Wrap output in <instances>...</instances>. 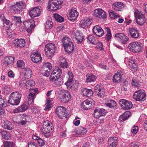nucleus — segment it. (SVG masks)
<instances>
[{
    "label": "nucleus",
    "instance_id": "f257e3e1",
    "mask_svg": "<svg viewBox=\"0 0 147 147\" xmlns=\"http://www.w3.org/2000/svg\"><path fill=\"white\" fill-rule=\"evenodd\" d=\"M29 95L27 96V100L21 105L19 106L13 110L14 113L23 112L26 110L29 105L32 104L34 99L36 98V93L37 92L35 89H32L29 90Z\"/></svg>",
    "mask_w": 147,
    "mask_h": 147
},
{
    "label": "nucleus",
    "instance_id": "f03ea898",
    "mask_svg": "<svg viewBox=\"0 0 147 147\" xmlns=\"http://www.w3.org/2000/svg\"><path fill=\"white\" fill-rule=\"evenodd\" d=\"M53 124L50 121L47 120L43 122V125L40 130L45 136L48 138L51 136V133L53 131Z\"/></svg>",
    "mask_w": 147,
    "mask_h": 147
},
{
    "label": "nucleus",
    "instance_id": "7ed1b4c3",
    "mask_svg": "<svg viewBox=\"0 0 147 147\" xmlns=\"http://www.w3.org/2000/svg\"><path fill=\"white\" fill-rule=\"evenodd\" d=\"M22 97V94L20 92H15L10 95L8 100V102L13 105H18Z\"/></svg>",
    "mask_w": 147,
    "mask_h": 147
},
{
    "label": "nucleus",
    "instance_id": "20e7f679",
    "mask_svg": "<svg viewBox=\"0 0 147 147\" xmlns=\"http://www.w3.org/2000/svg\"><path fill=\"white\" fill-rule=\"evenodd\" d=\"M63 2V0H49L47 8L50 10L56 11L59 9Z\"/></svg>",
    "mask_w": 147,
    "mask_h": 147
},
{
    "label": "nucleus",
    "instance_id": "39448f33",
    "mask_svg": "<svg viewBox=\"0 0 147 147\" xmlns=\"http://www.w3.org/2000/svg\"><path fill=\"white\" fill-rule=\"evenodd\" d=\"M58 97L62 102L65 103L69 101L71 98V95L66 90H60L58 92Z\"/></svg>",
    "mask_w": 147,
    "mask_h": 147
},
{
    "label": "nucleus",
    "instance_id": "423d86ee",
    "mask_svg": "<svg viewBox=\"0 0 147 147\" xmlns=\"http://www.w3.org/2000/svg\"><path fill=\"white\" fill-rule=\"evenodd\" d=\"M24 4L22 1L16 2L11 5L10 7L11 10L14 13H18L25 8Z\"/></svg>",
    "mask_w": 147,
    "mask_h": 147
},
{
    "label": "nucleus",
    "instance_id": "0eeeda50",
    "mask_svg": "<svg viewBox=\"0 0 147 147\" xmlns=\"http://www.w3.org/2000/svg\"><path fill=\"white\" fill-rule=\"evenodd\" d=\"M142 47V44L140 42L138 41L132 42L128 46L129 50L135 53L141 52Z\"/></svg>",
    "mask_w": 147,
    "mask_h": 147
},
{
    "label": "nucleus",
    "instance_id": "6e6552de",
    "mask_svg": "<svg viewBox=\"0 0 147 147\" xmlns=\"http://www.w3.org/2000/svg\"><path fill=\"white\" fill-rule=\"evenodd\" d=\"M56 46L52 43L47 44L45 47V54L48 57H52L55 53Z\"/></svg>",
    "mask_w": 147,
    "mask_h": 147
},
{
    "label": "nucleus",
    "instance_id": "1a4fd4ad",
    "mask_svg": "<svg viewBox=\"0 0 147 147\" xmlns=\"http://www.w3.org/2000/svg\"><path fill=\"white\" fill-rule=\"evenodd\" d=\"M134 15L137 24L139 25H142L146 21L144 15L138 9L135 11Z\"/></svg>",
    "mask_w": 147,
    "mask_h": 147
},
{
    "label": "nucleus",
    "instance_id": "9d476101",
    "mask_svg": "<svg viewBox=\"0 0 147 147\" xmlns=\"http://www.w3.org/2000/svg\"><path fill=\"white\" fill-rule=\"evenodd\" d=\"M146 94L144 90H140L135 92L133 98L136 100L141 101L145 100Z\"/></svg>",
    "mask_w": 147,
    "mask_h": 147
},
{
    "label": "nucleus",
    "instance_id": "9b49d317",
    "mask_svg": "<svg viewBox=\"0 0 147 147\" xmlns=\"http://www.w3.org/2000/svg\"><path fill=\"white\" fill-rule=\"evenodd\" d=\"M52 68V65L51 63L47 62L44 63L41 70L43 75L48 77L50 75V72Z\"/></svg>",
    "mask_w": 147,
    "mask_h": 147
},
{
    "label": "nucleus",
    "instance_id": "f8f14e48",
    "mask_svg": "<svg viewBox=\"0 0 147 147\" xmlns=\"http://www.w3.org/2000/svg\"><path fill=\"white\" fill-rule=\"evenodd\" d=\"M94 105V101L91 99H89L84 101L81 105V107L83 109L88 110L93 107Z\"/></svg>",
    "mask_w": 147,
    "mask_h": 147
},
{
    "label": "nucleus",
    "instance_id": "ddd939ff",
    "mask_svg": "<svg viewBox=\"0 0 147 147\" xmlns=\"http://www.w3.org/2000/svg\"><path fill=\"white\" fill-rule=\"evenodd\" d=\"M94 16L100 19H104L107 17L106 12L102 9L99 8L94 10Z\"/></svg>",
    "mask_w": 147,
    "mask_h": 147
},
{
    "label": "nucleus",
    "instance_id": "4468645a",
    "mask_svg": "<svg viewBox=\"0 0 147 147\" xmlns=\"http://www.w3.org/2000/svg\"><path fill=\"white\" fill-rule=\"evenodd\" d=\"M122 109L124 110H129L132 107L133 105L131 102L124 99L121 100L119 102Z\"/></svg>",
    "mask_w": 147,
    "mask_h": 147
},
{
    "label": "nucleus",
    "instance_id": "2eb2a0df",
    "mask_svg": "<svg viewBox=\"0 0 147 147\" xmlns=\"http://www.w3.org/2000/svg\"><path fill=\"white\" fill-rule=\"evenodd\" d=\"M56 112L58 116L61 119L63 117H66V109L63 106H59L56 109Z\"/></svg>",
    "mask_w": 147,
    "mask_h": 147
},
{
    "label": "nucleus",
    "instance_id": "dca6fc26",
    "mask_svg": "<svg viewBox=\"0 0 147 147\" xmlns=\"http://www.w3.org/2000/svg\"><path fill=\"white\" fill-rule=\"evenodd\" d=\"M49 80L51 82H54L55 84L58 87L60 86L63 83V81L61 79L52 73L49 77Z\"/></svg>",
    "mask_w": 147,
    "mask_h": 147
},
{
    "label": "nucleus",
    "instance_id": "f3484780",
    "mask_svg": "<svg viewBox=\"0 0 147 147\" xmlns=\"http://www.w3.org/2000/svg\"><path fill=\"white\" fill-rule=\"evenodd\" d=\"M116 38L122 43H125L129 40V38L123 34L118 33L115 36Z\"/></svg>",
    "mask_w": 147,
    "mask_h": 147
},
{
    "label": "nucleus",
    "instance_id": "a211bd4d",
    "mask_svg": "<svg viewBox=\"0 0 147 147\" xmlns=\"http://www.w3.org/2000/svg\"><path fill=\"white\" fill-rule=\"evenodd\" d=\"M93 33L99 37L102 36L104 34V31L101 27L98 25L94 26L92 28Z\"/></svg>",
    "mask_w": 147,
    "mask_h": 147
},
{
    "label": "nucleus",
    "instance_id": "6ab92c4d",
    "mask_svg": "<svg viewBox=\"0 0 147 147\" xmlns=\"http://www.w3.org/2000/svg\"><path fill=\"white\" fill-rule=\"evenodd\" d=\"M92 20L88 18L82 20L80 22V26L83 28H85L89 26L92 23Z\"/></svg>",
    "mask_w": 147,
    "mask_h": 147
},
{
    "label": "nucleus",
    "instance_id": "aec40b11",
    "mask_svg": "<svg viewBox=\"0 0 147 147\" xmlns=\"http://www.w3.org/2000/svg\"><path fill=\"white\" fill-rule=\"evenodd\" d=\"M71 35L77 40L78 43L81 42L82 41L83 37L78 31L72 32Z\"/></svg>",
    "mask_w": 147,
    "mask_h": 147
},
{
    "label": "nucleus",
    "instance_id": "412c9836",
    "mask_svg": "<svg viewBox=\"0 0 147 147\" xmlns=\"http://www.w3.org/2000/svg\"><path fill=\"white\" fill-rule=\"evenodd\" d=\"M78 15V12L75 9L71 10L69 13L68 19L71 21L75 20Z\"/></svg>",
    "mask_w": 147,
    "mask_h": 147
},
{
    "label": "nucleus",
    "instance_id": "4be33fe9",
    "mask_svg": "<svg viewBox=\"0 0 147 147\" xmlns=\"http://www.w3.org/2000/svg\"><path fill=\"white\" fill-rule=\"evenodd\" d=\"M117 138L116 137H110L108 140V147H116Z\"/></svg>",
    "mask_w": 147,
    "mask_h": 147
},
{
    "label": "nucleus",
    "instance_id": "5701e85b",
    "mask_svg": "<svg viewBox=\"0 0 147 147\" xmlns=\"http://www.w3.org/2000/svg\"><path fill=\"white\" fill-rule=\"evenodd\" d=\"M87 131L86 129L82 127H80L78 130H75L73 132L74 134L76 136L80 137L84 134Z\"/></svg>",
    "mask_w": 147,
    "mask_h": 147
},
{
    "label": "nucleus",
    "instance_id": "b1692460",
    "mask_svg": "<svg viewBox=\"0 0 147 147\" xmlns=\"http://www.w3.org/2000/svg\"><path fill=\"white\" fill-rule=\"evenodd\" d=\"M124 5L121 2H115L113 3L112 7L115 10L117 11H121L124 7Z\"/></svg>",
    "mask_w": 147,
    "mask_h": 147
},
{
    "label": "nucleus",
    "instance_id": "393cba45",
    "mask_svg": "<svg viewBox=\"0 0 147 147\" xmlns=\"http://www.w3.org/2000/svg\"><path fill=\"white\" fill-rule=\"evenodd\" d=\"M25 40L23 39H16L14 40V44L16 47L18 48H21L25 45Z\"/></svg>",
    "mask_w": 147,
    "mask_h": 147
},
{
    "label": "nucleus",
    "instance_id": "a878e982",
    "mask_svg": "<svg viewBox=\"0 0 147 147\" xmlns=\"http://www.w3.org/2000/svg\"><path fill=\"white\" fill-rule=\"evenodd\" d=\"M129 31L131 37L134 38H136L139 36V34L138 31L134 28H129Z\"/></svg>",
    "mask_w": 147,
    "mask_h": 147
},
{
    "label": "nucleus",
    "instance_id": "bb28decb",
    "mask_svg": "<svg viewBox=\"0 0 147 147\" xmlns=\"http://www.w3.org/2000/svg\"><path fill=\"white\" fill-rule=\"evenodd\" d=\"M131 115V112L129 111H126L122 115H121L119 119V122L123 121L127 119Z\"/></svg>",
    "mask_w": 147,
    "mask_h": 147
},
{
    "label": "nucleus",
    "instance_id": "cd10ccee",
    "mask_svg": "<svg viewBox=\"0 0 147 147\" xmlns=\"http://www.w3.org/2000/svg\"><path fill=\"white\" fill-rule=\"evenodd\" d=\"M14 58L11 56H6L4 59V63L7 66L13 63Z\"/></svg>",
    "mask_w": 147,
    "mask_h": 147
},
{
    "label": "nucleus",
    "instance_id": "c85d7f7f",
    "mask_svg": "<svg viewBox=\"0 0 147 147\" xmlns=\"http://www.w3.org/2000/svg\"><path fill=\"white\" fill-rule=\"evenodd\" d=\"M53 23L52 22V19L51 17H48V19L45 24V30H49L53 27Z\"/></svg>",
    "mask_w": 147,
    "mask_h": 147
},
{
    "label": "nucleus",
    "instance_id": "c756f323",
    "mask_svg": "<svg viewBox=\"0 0 147 147\" xmlns=\"http://www.w3.org/2000/svg\"><path fill=\"white\" fill-rule=\"evenodd\" d=\"M128 66L130 69L132 71H135L137 69V65L134 61L129 59L128 61Z\"/></svg>",
    "mask_w": 147,
    "mask_h": 147
},
{
    "label": "nucleus",
    "instance_id": "7c9ffc66",
    "mask_svg": "<svg viewBox=\"0 0 147 147\" xmlns=\"http://www.w3.org/2000/svg\"><path fill=\"white\" fill-rule=\"evenodd\" d=\"M86 82L90 83L94 81L96 79L95 76L92 73H89L86 75Z\"/></svg>",
    "mask_w": 147,
    "mask_h": 147
},
{
    "label": "nucleus",
    "instance_id": "2f4dec72",
    "mask_svg": "<svg viewBox=\"0 0 147 147\" xmlns=\"http://www.w3.org/2000/svg\"><path fill=\"white\" fill-rule=\"evenodd\" d=\"M2 125L5 129H7L9 130L12 129L13 128L12 124L7 120L4 121Z\"/></svg>",
    "mask_w": 147,
    "mask_h": 147
},
{
    "label": "nucleus",
    "instance_id": "473e14b6",
    "mask_svg": "<svg viewBox=\"0 0 147 147\" xmlns=\"http://www.w3.org/2000/svg\"><path fill=\"white\" fill-rule=\"evenodd\" d=\"M82 94L84 96L89 97L91 96L93 92L91 89L84 88L82 90Z\"/></svg>",
    "mask_w": 147,
    "mask_h": 147
},
{
    "label": "nucleus",
    "instance_id": "72a5a7b5",
    "mask_svg": "<svg viewBox=\"0 0 147 147\" xmlns=\"http://www.w3.org/2000/svg\"><path fill=\"white\" fill-rule=\"evenodd\" d=\"M113 80L114 82H119L121 80V73L120 72H117L113 76Z\"/></svg>",
    "mask_w": 147,
    "mask_h": 147
},
{
    "label": "nucleus",
    "instance_id": "f704fd0d",
    "mask_svg": "<svg viewBox=\"0 0 147 147\" xmlns=\"http://www.w3.org/2000/svg\"><path fill=\"white\" fill-rule=\"evenodd\" d=\"M25 72H24V77L26 79H29L31 78L32 71L29 68H26L24 69Z\"/></svg>",
    "mask_w": 147,
    "mask_h": 147
},
{
    "label": "nucleus",
    "instance_id": "c9c22d12",
    "mask_svg": "<svg viewBox=\"0 0 147 147\" xmlns=\"http://www.w3.org/2000/svg\"><path fill=\"white\" fill-rule=\"evenodd\" d=\"M52 73L60 78V76L62 74V70L58 67H56L53 71Z\"/></svg>",
    "mask_w": 147,
    "mask_h": 147
},
{
    "label": "nucleus",
    "instance_id": "e433bc0d",
    "mask_svg": "<svg viewBox=\"0 0 147 147\" xmlns=\"http://www.w3.org/2000/svg\"><path fill=\"white\" fill-rule=\"evenodd\" d=\"M65 51L68 53L71 52L74 49L73 44H71L63 46Z\"/></svg>",
    "mask_w": 147,
    "mask_h": 147
},
{
    "label": "nucleus",
    "instance_id": "4c0bfd02",
    "mask_svg": "<svg viewBox=\"0 0 147 147\" xmlns=\"http://www.w3.org/2000/svg\"><path fill=\"white\" fill-rule=\"evenodd\" d=\"M59 63L60 65L62 68H67L68 65L65 59L62 57H61L60 58Z\"/></svg>",
    "mask_w": 147,
    "mask_h": 147
},
{
    "label": "nucleus",
    "instance_id": "58836bf2",
    "mask_svg": "<svg viewBox=\"0 0 147 147\" xmlns=\"http://www.w3.org/2000/svg\"><path fill=\"white\" fill-rule=\"evenodd\" d=\"M29 14L31 18L37 16V7H35L29 10Z\"/></svg>",
    "mask_w": 147,
    "mask_h": 147
},
{
    "label": "nucleus",
    "instance_id": "ea45409f",
    "mask_svg": "<svg viewBox=\"0 0 147 147\" xmlns=\"http://www.w3.org/2000/svg\"><path fill=\"white\" fill-rule=\"evenodd\" d=\"M110 17L112 19H114L119 18V16L115 13L112 10H109V11Z\"/></svg>",
    "mask_w": 147,
    "mask_h": 147
},
{
    "label": "nucleus",
    "instance_id": "a19ab883",
    "mask_svg": "<svg viewBox=\"0 0 147 147\" xmlns=\"http://www.w3.org/2000/svg\"><path fill=\"white\" fill-rule=\"evenodd\" d=\"M53 17L56 21L59 22H62L64 20V19L63 17L57 13H54L53 14Z\"/></svg>",
    "mask_w": 147,
    "mask_h": 147
},
{
    "label": "nucleus",
    "instance_id": "79ce46f5",
    "mask_svg": "<svg viewBox=\"0 0 147 147\" xmlns=\"http://www.w3.org/2000/svg\"><path fill=\"white\" fill-rule=\"evenodd\" d=\"M29 26V27L28 28V29H26V31L28 33L31 32L32 29L34 28L36 26L34 21V20L32 19L31 20V24H30Z\"/></svg>",
    "mask_w": 147,
    "mask_h": 147
},
{
    "label": "nucleus",
    "instance_id": "37998d69",
    "mask_svg": "<svg viewBox=\"0 0 147 147\" xmlns=\"http://www.w3.org/2000/svg\"><path fill=\"white\" fill-rule=\"evenodd\" d=\"M62 42H63V46L73 44L71 42V39L68 37L66 36L64 37L63 39Z\"/></svg>",
    "mask_w": 147,
    "mask_h": 147
},
{
    "label": "nucleus",
    "instance_id": "c03bdc74",
    "mask_svg": "<svg viewBox=\"0 0 147 147\" xmlns=\"http://www.w3.org/2000/svg\"><path fill=\"white\" fill-rule=\"evenodd\" d=\"M34 82L33 80H30L26 81V82L25 86V88L28 89L29 88L32 86L34 85Z\"/></svg>",
    "mask_w": 147,
    "mask_h": 147
},
{
    "label": "nucleus",
    "instance_id": "a18cd8bd",
    "mask_svg": "<svg viewBox=\"0 0 147 147\" xmlns=\"http://www.w3.org/2000/svg\"><path fill=\"white\" fill-rule=\"evenodd\" d=\"M105 30L107 32L106 36V38L107 41H109L111 37V34L110 30L109 28H105Z\"/></svg>",
    "mask_w": 147,
    "mask_h": 147
},
{
    "label": "nucleus",
    "instance_id": "49530a36",
    "mask_svg": "<svg viewBox=\"0 0 147 147\" xmlns=\"http://www.w3.org/2000/svg\"><path fill=\"white\" fill-rule=\"evenodd\" d=\"M87 39L88 43H92V44H95V42L96 40L95 37L92 35L89 36L87 38Z\"/></svg>",
    "mask_w": 147,
    "mask_h": 147
},
{
    "label": "nucleus",
    "instance_id": "de8ad7c7",
    "mask_svg": "<svg viewBox=\"0 0 147 147\" xmlns=\"http://www.w3.org/2000/svg\"><path fill=\"white\" fill-rule=\"evenodd\" d=\"M3 146L4 147H14L15 145L13 142L6 141L4 142Z\"/></svg>",
    "mask_w": 147,
    "mask_h": 147
},
{
    "label": "nucleus",
    "instance_id": "09e8293b",
    "mask_svg": "<svg viewBox=\"0 0 147 147\" xmlns=\"http://www.w3.org/2000/svg\"><path fill=\"white\" fill-rule=\"evenodd\" d=\"M131 84L132 86L135 88L139 87L140 85V84L139 83V82L136 78H134L132 79Z\"/></svg>",
    "mask_w": 147,
    "mask_h": 147
},
{
    "label": "nucleus",
    "instance_id": "8fccbe9b",
    "mask_svg": "<svg viewBox=\"0 0 147 147\" xmlns=\"http://www.w3.org/2000/svg\"><path fill=\"white\" fill-rule=\"evenodd\" d=\"M30 57L32 61L34 63H37V52H35L34 53H32Z\"/></svg>",
    "mask_w": 147,
    "mask_h": 147
},
{
    "label": "nucleus",
    "instance_id": "3c124183",
    "mask_svg": "<svg viewBox=\"0 0 147 147\" xmlns=\"http://www.w3.org/2000/svg\"><path fill=\"white\" fill-rule=\"evenodd\" d=\"M106 105L110 108H112L116 106V103L114 100H112L110 102L106 103Z\"/></svg>",
    "mask_w": 147,
    "mask_h": 147
},
{
    "label": "nucleus",
    "instance_id": "603ef678",
    "mask_svg": "<svg viewBox=\"0 0 147 147\" xmlns=\"http://www.w3.org/2000/svg\"><path fill=\"white\" fill-rule=\"evenodd\" d=\"M51 101L50 100H47L46 102V106L45 109V110L49 111L50 110L52 107L50 103Z\"/></svg>",
    "mask_w": 147,
    "mask_h": 147
},
{
    "label": "nucleus",
    "instance_id": "864d4df0",
    "mask_svg": "<svg viewBox=\"0 0 147 147\" xmlns=\"http://www.w3.org/2000/svg\"><path fill=\"white\" fill-rule=\"evenodd\" d=\"M17 65L18 67H20L21 68H23L24 67L25 64L23 61L20 60L17 61Z\"/></svg>",
    "mask_w": 147,
    "mask_h": 147
},
{
    "label": "nucleus",
    "instance_id": "5fc2aeb1",
    "mask_svg": "<svg viewBox=\"0 0 147 147\" xmlns=\"http://www.w3.org/2000/svg\"><path fill=\"white\" fill-rule=\"evenodd\" d=\"M44 141L40 138L37 136V144L40 147L43 146L45 144Z\"/></svg>",
    "mask_w": 147,
    "mask_h": 147
},
{
    "label": "nucleus",
    "instance_id": "6e6d98bb",
    "mask_svg": "<svg viewBox=\"0 0 147 147\" xmlns=\"http://www.w3.org/2000/svg\"><path fill=\"white\" fill-rule=\"evenodd\" d=\"M31 20H26L24 22V24L25 27L26 28V29H28V28L29 27V25L31 24Z\"/></svg>",
    "mask_w": 147,
    "mask_h": 147
},
{
    "label": "nucleus",
    "instance_id": "4d7b16f0",
    "mask_svg": "<svg viewBox=\"0 0 147 147\" xmlns=\"http://www.w3.org/2000/svg\"><path fill=\"white\" fill-rule=\"evenodd\" d=\"M73 80H70V79H68L67 82L65 83V84L67 86V88H71L72 85Z\"/></svg>",
    "mask_w": 147,
    "mask_h": 147
},
{
    "label": "nucleus",
    "instance_id": "13d9d810",
    "mask_svg": "<svg viewBox=\"0 0 147 147\" xmlns=\"http://www.w3.org/2000/svg\"><path fill=\"white\" fill-rule=\"evenodd\" d=\"M26 78H23L22 79V80L20 82V86L21 87H23L25 88V86L26 82H24L25 81V79Z\"/></svg>",
    "mask_w": 147,
    "mask_h": 147
},
{
    "label": "nucleus",
    "instance_id": "bf43d9fd",
    "mask_svg": "<svg viewBox=\"0 0 147 147\" xmlns=\"http://www.w3.org/2000/svg\"><path fill=\"white\" fill-rule=\"evenodd\" d=\"M102 43L99 42H98L96 44V47L99 50H101L103 49Z\"/></svg>",
    "mask_w": 147,
    "mask_h": 147
},
{
    "label": "nucleus",
    "instance_id": "052dcab7",
    "mask_svg": "<svg viewBox=\"0 0 147 147\" xmlns=\"http://www.w3.org/2000/svg\"><path fill=\"white\" fill-rule=\"evenodd\" d=\"M37 63H40L42 61V57L39 52L37 51Z\"/></svg>",
    "mask_w": 147,
    "mask_h": 147
},
{
    "label": "nucleus",
    "instance_id": "680f3d73",
    "mask_svg": "<svg viewBox=\"0 0 147 147\" xmlns=\"http://www.w3.org/2000/svg\"><path fill=\"white\" fill-rule=\"evenodd\" d=\"M98 111L99 109L95 110L94 111V116L96 118H98L100 117Z\"/></svg>",
    "mask_w": 147,
    "mask_h": 147
},
{
    "label": "nucleus",
    "instance_id": "e2e57ef3",
    "mask_svg": "<svg viewBox=\"0 0 147 147\" xmlns=\"http://www.w3.org/2000/svg\"><path fill=\"white\" fill-rule=\"evenodd\" d=\"M138 126H134L132 128L131 132L135 134L138 131Z\"/></svg>",
    "mask_w": 147,
    "mask_h": 147
},
{
    "label": "nucleus",
    "instance_id": "0e129e2a",
    "mask_svg": "<svg viewBox=\"0 0 147 147\" xmlns=\"http://www.w3.org/2000/svg\"><path fill=\"white\" fill-rule=\"evenodd\" d=\"M13 19L16 21V23L20 24L22 22L20 17L14 16H13Z\"/></svg>",
    "mask_w": 147,
    "mask_h": 147
},
{
    "label": "nucleus",
    "instance_id": "69168bd1",
    "mask_svg": "<svg viewBox=\"0 0 147 147\" xmlns=\"http://www.w3.org/2000/svg\"><path fill=\"white\" fill-rule=\"evenodd\" d=\"M67 74L69 76L68 79L70 80H73V75L72 72L71 71H68L67 72Z\"/></svg>",
    "mask_w": 147,
    "mask_h": 147
},
{
    "label": "nucleus",
    "instance_id": "338daca9",
    "mask_svg": "<svg viewBox=\"0 0 147 147\" xmlns=\"http://www.w3.org/2000/svg\"><path fill=\"white\" fill-rule=\"evenodd\" d=\"M99 113L100 116H104L105 115L106 111L105 110L99 109Z\"/></svg>",
    "mask_w": 147,
    "mask_h": 147
},
{
    "label": "nucleus",
    "instance_id": "774afa93",
    "mask_svg": "<svg viewBox=\"0 0 147 147\" xmlns=\"http://www.w3.org/2000/svg\"><path fill=\"white\" fill-rule=\"evenodd\" d=\"M42 9L40 6H37V16H40L42 14Z\"/></svg>",
    "mask_w": 147,
    "mask_h": 147
}]
</instances>
